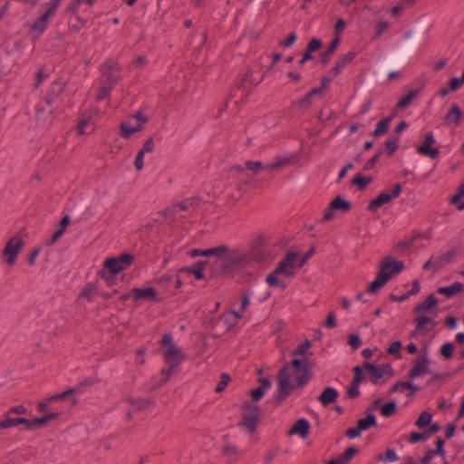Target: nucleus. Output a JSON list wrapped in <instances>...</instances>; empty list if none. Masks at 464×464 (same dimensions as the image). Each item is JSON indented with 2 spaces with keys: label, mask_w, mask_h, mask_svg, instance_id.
Instances as JSON below:
<instances>
[{
  "label": "nucleus",
  "mask_w": 464,
  "mask_h": 464,
  "mask_svg": "<svg viewBox=\"0 0 464 464\" xmlns=\"http://www.w3.org/2000/svg\"><path fill=\"white\" fill-rule=\"evenodd\" d=\"M249 261V254L241 247L219 245L214 247L210 262L212 276H220L233 274L244 268Z\"/></svg>",
  "instance_id": "obj_1"
},
{
  "label": "nucleus",
  "mask_w": 464,
  "mask_h": 464,
  "mask_svg": "<svg viewBox=\"0 0 464 464\" xmlns=\"http://www.w3.org/2000/svg\"><path fill=\"white\" fill-rule=\"evenodd\" d=\"M291 366L297 372H300V375L295 379L298 387L306 385L312 376L310 362L305 358H295L290 364H285L282 367L277 374L278 395L275 398L276 405H280L290 395L293 389L291 384Z\"/></svg>",
  "instance_id": "obj_2"
},
{
  "label": "nucleus",
  "mask_w": 464,
  "mask_h": 464,
  "mask_svg": "<svg viewBox=\"0 0 464 464\" xmlns=\"http://www.w3.org/2000/svg\"><path fill=\"white\" fill-rule=\"evenodd\" d=\"M403 268L404 263L402 261H395L392 256L384 257L379 265L376 279L372 282L367 289L368 292L376 294L380 288L383 287L393 276L399 274Z\"/></svg>",
  "instance_id": "obj_3"
},
{
  "label": "nucleus",
  "mask_w": 464,
  "mask_h": 464,
  "mask_svg": "<svg viewBox=\"0 0 464 464\" xmlns=\"http://www.w3.org/2000/svg\"><path fill=\"white\" fill-rule=\"evenodd\" d=\"M298 254L288 252L285 256L277 264L276 267L266 276V283L270 286H280L285 289L286 285L278 279V275H284L286 277H293L297 268L295 261Z\"/></svg>",
  "instance_id": "obj_4"
},
{
  "label": "nucleus",
  "mask_w": 464,
  "mask_h": 464,
  "mask_svg": "<svg viewBox=\"0 0 464 464\" xmlns=\"http://www.w3.org/2000/svg\"><path fill=\"white\" fill-rule=\"evenodd\" d=\"M118 70L119 64L115 62L107 61L102 65L101 71L102 75L100 79V88L96 95L98 102L110 96L119 81V77L114 73Z\"/></svg>",
  "instance_id": "obj_5"
},
{
  "label": "nucleus",
  "mask_w": 464,
  "mask_h": 464,
  "mask_svg": "<svg viewBox=\"0 0 464 464\" xmlns=\"http://www.w3.org/2000/svg\"><path fill=\"white\" fill-rule=\"evenodd\" d=\"M160 343L161 345L167 347L163 353L165 362L171 364L172 368H178L186 359V355L182 353L181 349L174 343L170 334H165Z\"/></svg>",
  "instance_id": "obj_6"
},
{
  "label": "nucleus",
  "mask_w": 464,
  "mask_h": 464,
  "mask_svg": "<svg viewBox=\"0 0 464 464\" xmlns=\"http://www.w3.org/2000/svg\"><path fill=\"white\" fill-rule=\"evenodd\" d=\"M134 262L131 254L124 253L116 257L107 258L103 263L104 269H108L111 276H115L129 268Z\"/></svg>",
  "instance_id": "obj_7"
},
{
  "label": "nucleus",
  "mask_w": 464,
  "mask_h": 464,
  "mask_svg": "<svg viewBox=\"0 0 464 464\" xmlns=\"http://www.w3.org/2000/svg\"><path fill=\"white\" fill-rule=\"evenodd\" d=\"M24 246L23 238L14 236L10 238L2 251V256L5 257V263L12 266L16 261L17 256Z\"/></svg>",
  "instance_id": "obj_8"
},
{
  "label": "nucleus",
  "mask_w": 464,
  "mask_h": 464,
  "mask_svg": "<svg viewBox=\"0 0 464 464\" xmlns=\"http://www.w3.org/2000/svg\"><path fill=\"white\" fill-rule=\"evenodd\" d=\"M401 185L400 183H397L394 185L392 193H380L376 198L370 202L367 208L368 210L372 212L376 211L380 207L391 202L392 198L399 197L401 193Z\"/></svg>",
  "instance_id": "obj_9"
},
{
  "label": "nucleus",
  "mask_w": 464,
  "mask_h": 464,
  "mask_svg": "<svg viewBox=\"0 0 464 464\" xmlns=\"http://www.w3.org/2000/svg\"><path fill=\"white\" fill-rule=\"evenodd\" d=\"M58 1L52 0L48 4L47 10L45 13H44L31 26L33 31L43 33L46 28L48 24V20L51 16H53L57 8H58Z\"/></svg>",
  "instance_id": "obj_10"
},
{
  "label": "nucleus",
  "mask_w": 464,
  "mask_h": 464,
  "mask_svg": "<svg viewBox=\"0 0 464 464\" xmlns=\"http://www.w3.org/2000/svg\"><path fill=\"white\" fill-rule=\"evenodd\" d=\"M363 367L371 373V382L377 383V381L384 375L392 376L393 370L390 364H382L379 366L374 365L372 362H365Z\"/></svg>",
  "instance_id": "obj_11"
},
{
  "label": "nucleus",
  "mask_w": 464,
  "mask_h": 464,
  "mask_svg": "<svg viewBox=\"0 0 464 464\" xmlns=\"http://www.w3.org/2000/svg\"><path fill=\"white\" fill-rule=\"evenodd\" d=\"M416 324L415 330L412 332V336H418L419 334L426 335V334L431 331L437 323L427 315H420L414 320Z\"/></svg>",
  "instance_id": "obj_12"
},
{
  "label": "nucleus",
  "mask_w": 464,
  "mask_h": 464,
  "mask_svg": "<svg viewBox=\"0 0 464 464\" xmlns=\"http://www.w3.org/2000/svg\"><path fill=\"white\" fill-rule=\"evenodd\" d=\"M435 143V139L432 132L428 133L425 138L423 144L417 148V152L420 155L430 157V159H436L439 157L440 151L437 148L431 146Z\"/></svg>",
  "instance_id": "obj_13"
},
{
  "label": "nucleus",
  "mask_w": 464,
  "mask_h": 464,
  "mask_svg": "<svg viewBox=\"0 0 464 464\" xmlns=\"http://www.w3.org/2000/svg\"><path fill=\"white\" fill-rule=\"evenodd\" d=\"M430 362L427 357L422 359L417 358L415 360L413 367L408 372V376L411 379H414L418 376L427 374L430 372L429 367Z\"/></svg>",
  "instance_id": "obj_14"
},
{
  "label": "nucleus",
  "mask_w": 464,
  "mask_h": 464,
  "mask_svg": "<svg viewBox=\"0 0 464 464\" xmlns=\"http://www.w3.org/2000/svg\"><path fill=\"white\" fill-rule=\"evenodd\" d=\"M210 262H211V259L198 261V262L193 264L191 266H187V267L181 268L179 270V272H187V273L192 274L195 276L196 279L200 280L205 277L203 269L206 266H208L210 268Z\"/></svg>",
  "instance_id": "obj_15"
},
{
  "label": "nucleus",
  "mask_w": 464,
  "mask_h": 464,
  "mask_svg": "<svg viewBox=\"0 0 464 464\" xmlns=\"http://www.w3.org/2000/svg\"><path fill=\"white\" fill-rule=\"evenodd\" d=\"M420 390V387L413 384L410 381L405 382H398L392 385L390 390L391 393L394 392H403L404 391H408L407 397L411 398L414 395V393Z\"/></svg>",
  "instance_id": "obj_16"
},
{
  "label": "nucleus",
  "mask_w": 464,
  "mask_h": 464,
  "mask_svg": "<svg viewBox=\"0 0 464 464\" xmlns=\"http://www.w3.org/2000/svg\"><path fill=\"white\" fill-rule=\"evenodd\" d=\"M309 422L305 419H300L289 430L288 435L293 436L298 434L301 438L305 439L309 434Z\"/></svg>",
  "instance_id": "obj_17"
},
{
  "label": "nucleus",
  "mask_w": 464,
  "mask_h": 464,
  "mask_svg": "<svg viewBox=\"0 0 464 464\" xmlns=\"http://www.w3.org/2000/svg\"><path fill=\"white\" fill-rule=\"evenodd\" d=\"M405 38L407 39V42L401 50V54L404 57L408 56L414 51L420 40V35L418 34L408 32L405 34Z\"/></svg>",
  "instance_id": "obj_18"
},
{
  "label": "nucleus",
  "mask_w": 464,
  "mask_h": 464,
  "mask_svg": "<svg viewBox=\"0 0 464 464\" xmlns=\"http://www.w3.org/2000/svg\"><path fill=\"white\" fill-rule=\"evenodd\" d=\"M356 56V53L353 51L348 52L347 53L341 55L336 61L334 66L333 67L331 73L334 76H337L343 68H344L349 63H351L354 57Z\"/></svg>",
  "instance_id": "obj_19"
},
{
  "label": "nucleus",
  "mask_w": 464,
  "mask_h": 464,
  "mask_svg": "<svg viewBox=\"0 0 464 464\" xmlns=\"http://www.w3.org/2000/svg\"><path fill=\"white\" fill-rule=\"evenodd\" d=\"M95 130L94 123L92 121V115H82L77 126L78 135L90 134Z\"/></svg>",
  "instance_id": "obj_20"
},
{
  "label": "nucleus",
  "mask_w": 464,
  "mask_h": 464,
  "mask_svg": "<svg viewBox=\"0 0 464 464\" xmlns=\"http://www.w3.org/2000/svg\"><path fill=\"white\" fill-rule=\"evenodd\" d=\"M338 398V392L333 387L325 388L318 397V401L323 406H328L336 401Z\"/></svg>",
  "instance_id": "obj_21"
},
{
  "label": "nucleus",
  "mask_w": 464,
  "mask_h": 464,
  "mask_svg": "<svg viewBox=\"0 0 464 464\" xmlns=\"http://www.w3.org/2000/svg\"><path fill=\"white\" fill-rule=\"evenodd\" d=\"M266 241L267 239L264 235H259L249 242L250 253L252 254L254 259L259 260L263 258V255L259 253L258 249L263 246Z\"/></svg>",
  "instance_id": "obj_22"
},
{
  "label": "nucleus",
  "mask_w": 464,
  "mask_h": 464,
  "mask_svg": "<svg viewBox=\"0 0 464 464\" xmlns=\"http://www.w3.org/2000/svg\"><path fill=\"white\" fill-rule=\"evenodd\" d=\"M437 304H438V301H437L436 296L433 294H430L422 303L419 304L414 308L413 311L415 314L430 312L432 309L437 307Z\"/></svg>",
  "instance_id": "obj_23"
},
{
  "label": "nucleus",
  "mask_w": 464,
  "mask_h": 464,
  "mask_svg": "<svg viewBox=\"0 0 464 464\" xmlns=\"http://www.w3.org/2000/svg\"><path fill=\"white\" fill-rule=\"evenodd\" d=\"M456 256L455 249H450L443 255H440L434 260L433 272H436L442 268L447 264L450 263Z\"/></svg>",
  "instance_id": "obj_24"
},
{
  "label": "nucleus",
  "mask_w": 464,
  "mask_h": 464,
  "mask_svg": "<svg viewBox=\"0 0 464 464\" xmlns=\"http://www.w3.org/2000/svg\"><path fill=\"white\" fill-rule=\"evenodd\" d=\"M258 420L259 416L243 414L242 420L239 422V425L245 427L249 433L253 434L256 430Z\"/></svg>",
  "instance_id": "obj_25"
},
{
  "label": "nucleus",
  "mask_w": 464,
  "mask_h": 464,
  "mask_svg": "<svg viewBox=\"0 0 464 464\" xmlns=\"http://www.w3.org/2000/svg\"><path fill=\"white\" fill-rule=\"evenodd\" d=\"M464 285L460 282H455L450 286H442L437 289V293L440 295H444L448 297H451L457 294H459L463 291Z\"/></svg>",
  "instance_id": "obj_26"
},
{
  "label": "nucleus",
  "mask_w": 464,
  "mask_h": 464,
  "mask_svg": "<svg viewBox=\"0 0 464 464\" xmlns=\"http://www.w3.org/2000/svg\"><path fill=\"white\" fill-rule=\"evenodd\" d=\"M131 293L136 300L154 299L156 297V291L153 287L133 288Z\"/></svg>",
  "instance_id": "obj_27"
},
{
  "label": "nucleus",
  "mask_w": 464,
  "mask_h": 464,
  "mask_svg": "<svg viewBox=\"0 0 464 464\" xmlns=\"http://www.w3.org/2000/svg\"><path fill=\"white\" fill-rule=\"evenodd\" d=\"M28 423H29V420H27L25 418L12 419V418L7 417L5 420H0V428L8 429L11 427L17 426L19 424H24L25 429L28 430Z\"/></svg>",
  "instance_id": "obj_28"
},
{
  "label": "nucleus",
  "mask_w": 464,
  "mask_h": 464,
  "mask_svg": "<svg viewBox=\"0 0 464 464\" xmlns=\"http://www.w3.org/2000/svg\"><path fill=\"white\" fill-rule=\"evenodd\" d=\"M339 44H340V38H339V36H336L332 41V43L330 44V45L328 46L327 50L322 54L321 63L325 65V64H327L329 63L332 55L335 52V50L338 47Z\"/></svg>",
  "instance_id": "obj_29"
},
{
  "label": "nucleus",
  "mask_w": 464,
  "mask_h": 464,
  "mask_svg": "<svg viewBox=\"0 0 464 464\" xmlns=\"http://www.w3.org/2000/svg\"><path fill=\"white\" fill-rule=\"evenodd\" d=\"M329 208L331 209H340L343 212L350 210L351 203L343 198L341 196H337L332 202L330 203Z\"/></svg>",
  "instance_id": "obj_30"
},
{
  "label": "nucleus",
  "mask_w": 464,
  "mask_h": 464,
  "mask_svg": "<svg viewBox=\"0 0 464 464\" xmlns=\"http://www.w3.org/2000/svg\"><path fill=\"white\" fill-rule=\"evenodd\" d=\"M419 91L418 90H411L408 94L404 97H402L397 103L396 107L397 109H406L409 107L412 101L418 96Z\"/></svg>",
  "instance_id": "obj_31"
},
{
  "label": "nucleus",
  "mask_w": 464,
  "mask_h": 464,
  "mask_svg": "<svg viewBox=\"0 0 464 464\" xmlns=\"http://www.w3.org/2000/svg\"><path fill=\"white\" fill-rule=\"evenodd\" d=\"M357 425L362 431L366 430L377 425L376 418L372 413H369L366 418L359 420Z\"/></svg>",
  "instance_id": "obj_32"
},
{
  "label": "nucleus",
  "mask_w": 464,
  "mask_h": 464,
  "mask_svg": "<svg viewBox=\"0 0 464 464\" xmlns=\"http://www.w3.org/2000/svg\"><path fill=\"white\" fill-rule=\"evenodd\" d=\"M391 121H392V117H387V118H384V119L379 121V122L377 123V127L373 130L372 134L375 137L385 134L389 130Z\"/></svg>",
  "instance_id": "obj_33"
},
{
  "label": "nucleus",
  "mask_w": 464,
  "mask_h": 464,
  "mask_svg": "<svg viewBox=\"0 0 464 464\" xmlns=\"http://www.w3.org/2000/svg\"><path fill=\"white\" fill-rule=\"evenodd\" d=\"M357 453L358 449L355 447H349L343 454L337 458V459L339 460L340 464H349L352 458L354 457Z\"/></svg>",
  "instance_id": "obj_34"
},
{
  "label": "nucleus",
  "mask_w": 464,
  "mask_h": 464,
  "mask_svg": "<svg viewBox=\"0 0 464 464\" xmlns=\"http://www.w3.org/2000/svg\"><path fill=\"white\" fill-rule=\"evenodd\" d=\"M241 409L245 411L243 414L260 415V407L257 404L246 401L242 403Z\"/></svg>",
  "instance_id": "obj_35"
},
{
  "label": "nucleus",
  "mask_w": 464,
  "mask_h": 464,
  "mask_svg": "<svg viewBox=\"0 0 464 464\" xmlns=\"http://www.w3.org/2000/svg\"><path fill=\"white\" fill-rule=\"evenodd\" d=\"M431 420L432 415L428 411H423L417 419L415 425L420 429H424L431 423Z\"/></svg>",
  "instance_id": "obj_36"
},
{
  "label": "nucleus",
  "mask_w": 464,
  "mask_h": 464,
  "mask_svg": "<svg viewBox=\"0 0 464 464\" xmlns=\"http://www.w3.org/2000/svg\"><path fill=\"white\" fill-rule=\"evenodd\" d=\"M398 459H399V457L393 449H388L385 452V455L379 454L376 456V460H378V461L394 462V461H397Z\"/></svg>",
  "instance_id": "obj_37"
},
{
  "label": "nucleus",
  "mask_w": 464,
  "mask_h": 464,
  "mask_svg": "<svg viewBox=\"0 0 464 464\" xmlns=\"http://www.w3.org/2000/svg\"><path fill=\"white\" fill-rule=\"evenodd\" d=\"M372 181V177H362L361 174H357L352 180L353 185L358 186L359 189L362 190Z\"/></svg>",
  "instance_id": "obj_38"
},
{
  "label": "nucleus",
  "mask_w": 464,
  "mask_h": 464,
  "mask_svg": "<svg viewBox=\"0 0 464 464\" xmlns=\"http://www.w3.org/2000/svg\"><path fill=\"white\" fill-rule=\"evenodd\" d=\"M47 424H48V422L46 420L45 416L38 417L34 420H29L28 430H37V429L44 427Z\"/></svg>",
  "instance_id": "obj_39"
},
{
  "label": "nucleus",
  "mask_w": 464,
  "mask_h": 464,
  "mask_svg": "<svg viewBox=\"0 0 464 464\" xmlns=\"http://www.w3.org/2000/svg\"><path fill=\"white\" fill-rule=\"evenodd\" d=\"M245 165L246 169L253 171L255 174L261 170H267V168L261 161L247 160Z\"/></svg>",
  "instance_id": "obj_40"
},
{
  "label": "nucleus",
  "mask_w": 464,
  "mask_h": 464,
  "mask_svg": "<svg viewBox=\"0 0 464 464\" xmlns=\"http://www.w3.org/2000/svg\"><path fill=\"white\" fill-rule=\"evenodd\" d=\"M416 238H417V236L412 237L411 238H410L408 240L397 243L394 246L395 251H397L399 253H404L412 246V244L414 243Z\"/></svg>",
  "instance_id": "obj_41"
},
{
  "label": "nucleus",
  "mask_w": 464,
  "mask_h": 464,
  "mask_svg": "<svg viewBox=\"0 0 464 464\" xmlns=\"http://www.w3.org/2000/svg\"><path fill=\"white\" fill-rule=\"evenodd\" d=\"M94 291H95V286L92 284H89L82 289V291L79 295V298L85 299L87 301H92Z\"/></svg>",
  "instance_id": "obj_42"
},
{
  "label": "nucleus",
  "mask_w": 464,
  "mask_h": 464,
  "mask_svg": "<svg viewBox=\"0 0 464 464\" xmlns=\"http://www.w3.org/2000/svg\"><path fill=\"white\" fill-rule=\"evenodd\" d=\"M78 391H79V389L76 387L70 388L62 393L54 394V395L51 396L48 399V401H60V400L65 399L67 396L75 394Z\"/></svg>",
  "instance_id": "obj_43"
},
{
  "label": "nucleus",
  "mask_w": 464,
  "mask_h": 464,
  "mask_svg": "<svg viewBox=\"0 0 464 464\" xmlns=\"http://www.w3.org/2000/svg\"><path fill=\"white\" fill-rule=\"evenodd\" d=\"M213 251H214V247H211V248H208V249H192L191 251H189V256L191 257H196V256H207L208 257V259H212V256H213Z\"/></svg>",
  "instance_id": "obj_44"
},
{
  "label": "nucleus",
  "mask_w": 464,
  "mask_h": 464,
  "mask_svg": "<svg viewBox=\"0 0 464 464\" xmlns=\"http://www.w3.org/2000/svg\"><path fill=\"white\" fill-rule=\"evenodd\" d=\"M462 112L459 106H452L451 110L448 112L446 120H452L455 123H458Z\"/></svg>",
  "instance_id": "obj_45"
},
{
  "label": "nucleus",
  "mask_w": 464,
  "mask_h": 464,
  "mask_svg": "<svg viewBox=\"0 0 464 464\" xmlns=\"http://www.w3.org/2000/svg\"><path fill=\"white\" fill-rule=\"evenodd\" d=\"M169 366L168 368L162 369L160 372L161 380L158 383V386H161L164 383H166L173 374V372L176 368H172L171 364H169Z\"/></svg>",
  "instance_id": "obj_46"
},
{
  "label": "nucleus",
  "mask_w": 464,
  "mask_h": 464,
  "mask_svg": "<svg viewBox=\"0 0 464 464\" xmlns=\"http://www.w3.org/2000/svg\"><path fill=\"white\" fill-rule=\"evenodd\" d=\"M396 408V402L390 401L382 407V415L386 418L390 417L395 413Z\"/></svg>",
  "instance_id": "obj_47"
},
{
  "label": "nucleus",
  "mask_w": 464,
  "mask_h": 464,
  "mask_svg": "<svg viewBox=\"0 0 464 464\" xmlns=\"http://www.w3.org/2000/svg\"><path fill=\"white\" fill-rule=\"evenodd\" d=\"M453 350H454L453 343H446L441 346L440 353L444 359L449 360L452 357Z\"/></svg>",
  "instance_id": "obj_48"
},
{
  "label": "nucleus",
  "mask_w": 464,
  "mask_h": 464,
  "mask_svg": "<svg viewBox=\"0 0 464 464\" xmlns=\"http://www.w3.org/2000/svg\"><path fill=\"white\" fill-rule=\"evenodd\" d=\"M230 380H231V378L227 373H222L221 380L218 383V385L215 389L216 392H218V393L222 392L228 385Z\"/></svg>",
  "instance_id": "obj_49"
},
{
  "label": "nucleus",
  "mask_w": 464,
  "mask_h": 464,
  "mask_svg": "<svg viewBox=\"0 0 464 464\" xmlns=\"http://www.w3.org/2000/svg\"><path fill=\"white\" fill-rule=\"evenodd\" d=\"M401 346L402 344L401 341H395L390 345V347L387 349V352L390 354L395 355L397 358H401V354L400 350Z\"/></svg>",
  "instance_id": "obj_50"
},
{
  "label": "nucleus",
  "mask_w": 464,
  "mask_h": 464,
  "mask_svg": "<svg viewBox=\"0 0 464 464\" xmlns=\"http://www.w3.org/2000/svg\"><path fill=\"white\" fill-rule=\"evenodd\" d=\"M121 136L124 139H129L133 133H135L134 128L129 126L125 122H121Z\"/></svg>",
  "instance_id": "obj_51"
},
{
  "label": "nucleus",
  "mask_w": 464,
  "mask_h": 464,
  "mask_svg": "<svg viewBox=\"0 0 464 464\" xmlns=\"http://www.w3.org/2000/svg\"><path fill=\"white\" fill-rule=\"evenodd\" d=\"M386 150L389 156H392L398 148V139H390L385 141Z\"/></svg>",
  "instance_id": "obj_52"
},
{
  "label": "nucleus",
  "mask_w": 464,
  "mask_h": 464,
  "mask_svg": "<svg viewBox=\"0 0 464 464\" xmlns=\"http://www.w3.org/2000/svg\"><path fill=\"white\" fill-rule=\"evenodd\" d=\"M429 439V436L426 431L424 432H412L411 434V437L409 439L410 443H416L420 440H427Z\"/></svg>",
  "instance_id": "obj_53"
},
{
  "label": "nucleus",
  "mask_w": 464,
  "mask_h": 464,
  "mask_svg": "<svg viewBox=\"0 0 464 464\" xmlns=\"http://www.w3.org/2000/svg\"><path fill=\"white\" fill-rule=\"evenodd\" d=\"M223 454L226 457L234 458L238 454V450L236 446L227 444L223 447Z\"/></svg>",
  "instance_id": "obj_54"
},
{
  "label": "nucleus",
  "mask_w": 464,
  "mask_h": 464,
  "mask_svg": "<svg viewBox=\"0 0 464 464\" xmlns=\"http://www.w3.org/2000/svg\"><path fill=\"white\" fill-rule=\"evenodd\" d=\"M464 197V183L461 184L457 190V193L454 194L450 199V202L453 205H456L459 203L460 199Z\"/></svg>",
  "instance_id": "obj_55"
},
{
  "label": "nucleus",
  "mask_w": 464,
  "mask_h": 464,
  "mask_svg": "<svg viewBox=\"0 0 464 464\" xmlns=\"http://www.w3.org/2000/svg\"><path fill=\"white\" fill-rule=\"evenodd\" d=\"M289 162L288 159H279L276 161H275L273 164L266 165V168H267L268 171H271L273 169H280L282 167H285Z\"/></svg>",
  "instance_id": "obj_56"
},
{
  "label": "nucleus",
  "mask_w": 464,
  "mask_h": 464,
  "mask_svg": "<svg viewBox=\"0 0 464 464\" xmlns=\"http://www.w3.org/2000/svg\"><path fill=\"white\" fill-rule=\"evenodd\" d=\"M382 151H378L372 158H371L363 166L364 170H370L374 168L376 162L380 159Z\"/></svg>",
  "instance_id": "obj_57"
},
{
  "label": "nucleus",
  "mask_w": 464,
  "mask_h": 464,
  "mask_svg": "<svg viewBox=\"0 0 464 464\" xmlns=\"http://www.w3.org/2000/svg\"><path fill=\"white\" fill-rule=\"evenodd\" d=\"M279 452V448L276 447L269 450L265 456V464H271Z\"/></svg>",
  "instance_id": "obj_58"
},
{
  "label": "nucleus",
  "mask_w": 464,
  "mask_h": 464,
  "mask_svg": "<svg viewBox=\"0 0 464 464\" xmlns=\"http://www.w3.org/2000/svg\"><path fill=\"white\" fill-rule=\"evenodd\" d=\"M353 371H354V376H353L352 383H353L355 385H360V383L363 380L362 370V368L360 366H355L353 368Z\"/></svg>",
  "instance_id": "obj_59"
},
{
  "label": "nucleus",
  "mask_w": 464,
  "mask_h": 464,
  "mask_svg": "<svg viewBox=\"0 0 464 464\" xmlns=\"http://www.w3.org/2000/svg\"><path fill=\"white\" fill-rule=\"evenodd\" d=\"M313 96L308 92L304 98L299 100L296 103L301 109H307L312 104Z\"/></svg>",
  "instance_id": "obj_60"
},
{
  "label": "nucleus",
  "mask_w": 464,
  "mask_h": 464,
  "mask_svg": "<svg viewBox=\"0 0 464 464\" xmlns=\"http://www.w3.org/2000/svg\"><path fill=\"white\" fill-rule=\"evenodd\" d=\"M155 149V142H154V140L150 137L143 144V147L142 149L140 150V151H142L144 154L145 153H150L154 150Z\"/></svg>",
  "instance_id": "obj_61"
},
{
  "label": "nucleus",
  "mask_w": 464,
  "mask_h": 464,
  "mask_svg": "<svg viewBox=\"0 0 464 464\" xmlns=\"http://www.w3.org/2000/svg\"><path fill=\"white\" fill-rule=\"evenodd\" d=\"M349 344L353 350H356L361 346L362 341L357 334H350Z\"/></svg>",
  "instance_id": "obj_62"
},
{
  "label": "nucleus",
  "mask_w": 464,
  "mask_h": 464,
  "mask_svg": "<svg viewBox=\"0 0 464 464\" xmlns=\"http://www.w3.org/2000/svg\"><path fill=\"white\" fill-rule=\"evenodd\" d=\"M321 44L322 43L319 39H312L307 45V52L312 53L313 52L317 51L320 48Z\"/></svg>",
  "instance_id": "obj_63"
},
{
  "label": "nucleus",
  "mask_w": 464,
  "mask_h": 464,
  "mask_svg": "<svg viewBox=\"0 0 464 464\" xmlns=\"http://www.w3.org/2000/svg\"><path fill=\"white\" fill-rule=\"evenodd\" d=\"M347 395L351 399L357 398L360 395L359 385L352 383L347 390Z\"/></svg>",
  "instance_id": "obj_64"
}]
</instances>
